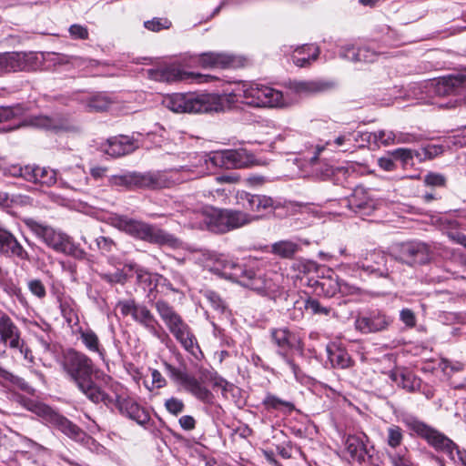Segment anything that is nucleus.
Here are the masks:
<instances>
[{
	"label": "nucleus",
	"instance_id": "nucleus-1",
	"mask_svg": "<svg viewBox=\"0 0 466 466\" xmlns=\"http://www.w3.org/2000/svg\"><path fill=\"white\" fill-rule=\"evenodd\" d=\"M164 368L175 385L204 403H212L214 400V395L206 387V383H210L214 389H219L225 399L235 397L239 390L238 387L228 383L215 372L203 371L198 379L187 373L186 369L175 367L167 362H164Z\"/></svg>",
	"mask_w": 466,
	"mask_h": 466
},
{
	"label": "nucleus",
	"instance_id": "nucleus-2",
	"mask_svg": "<svg viewBox=\"0 0 466 466\" xmlns=\"http://www.w3.org/2000/svg\"><path fill=\"white\" fill-rule=\"evenodd\" d=\"M62 367L78 390L92 402H111L110 397L92 380L94 364L86 354L75 350H68L64 355Z\"/></svg>",
	"mask_w": 466,
	"mask_h": 466
},
{
	"label": "nucleus",
	"instance_id": "nucleus-3",
	"mask_svg": "<svg viewBox=\"0 0 466 466\" xmlns=\"http://www.w3.org/2000/svg\"><path fill=\"white\" fill-rule=\"evenodd\" d=\"M253 221L254 218L248 212L207 208L201 212L194 213L190 226L193 228H207L216 233H226Z\"/></svg>",
	"mask_w": 466,
	"mask_h": 466
},
{
	"label": "nucleus",
	"instance_id": "nucleus-4",
	"mask_svg": "<svg viewBox=\"0 0 466 466\" xmlns=\"http://www.w3.org/2000/svg\"><path fill=\"white\" fill-rule=\"evenodd\" d=\"M110 224L126 234L152 244L175 247L177 239L171 234L145 221L135 219L124 215H114Z\"/></svg>",
	"mask_w": 466,
	"mask_h": 466
},
{
	"label": "nucleus",
	"instance_id": "nucleus-5",
	"mask_svg": "<svg viewBox=\"0 0 466 466\" xmlns=\"http://www.w3.org/2000/svg\"><path fill=\"white\" fill-rule=\"evenodd\" d=\"M234 96L253 107L283 108L292 104L288 95L258 83L238 85L234 90Z\"/></svg>",
	"mask_w": 466,
	"mask_h": 466
},
{
	"label": "nucleus",
	"instance_id": "nucleus-6",
	"mask_svg": "<svg viewBox=\"0 0 466 466\" xmlns=\"http://www.w3.org/2000/svg\"><path fill=\"white\" fill-rule=\"evenodd\" d=\"M155 309L174 338L188 352L196 355L199 350L197 339L182 317L165 300H157Z\"/></svg>",
	"mask_w": 466,
	"mask_h": 466
},
{
	"label": "nucleus",
	"instance_id": "nucleus-7",
	"mask_svg": "<svg viewBox=\"0 0 466 466\" xmlns=\"http://www.w3.org/2000/svg\"><path fill=\"white\" fill-rule=\"evenodd\" d=\"M163 105L175 113H208L221 108L215 94H173L164 98Z\"/></svg>",
	"mask_w": 466,
	"mask_h": 466
},
{
	"label": "nucleus",
	"instance_id": "nucleus-8",
	"mask_svg": "<svg viewBox=\"0 0 466 466\" xmlns=\"http://www.w3.org/2000/svg\"><path fill=\"white\" fill-rule=\"evenodd\" d=\"M402 422L417 435L425 439L437 451L445 453L456 462L455 454L459 447L450 438L411 415L404 416Z\"/></svg>",
	"mask_w": 466,
	"mask_h": 466
},
{
	"label": "nucleus",
	"instance_id": "nucleus-9",
	"mask_svg": "<svg viewBox=\"0 0 466 466\" xmlns=\"http://www.w3.org/2000/svg\"><path fill=\"white\" fill-rule=\"evenodd\" d=\"M116 309L126 317L131 315L132 319L143 326L150 334L165 342L169 339L153 313L147 306L137 304L134 299L120 300L116 304Z\"/></svg>",
	"mask_w": 466,
	"mask_h": 466
},
{
	"label": "nucleus",
	"instance_id": "nucleus-10",
	"mask_svg": "<svg viewBox=\"0 0 466 466\" xmlns=\"http://www.w3.org/2000/svg\"><path fill=\"white\" fill-rule=\"evenodd\" d=\"M273 344L278 348V354L289 365L296 379L299 376V368L289 357L290 350H303L301 340L286 328L273 329L270 331Z\"/></svg>",
	"mask_w": 466,
	"mask_h": 466
},
{
	"label": "nucleus",
	"instance_id": "nucleus-11",
	"mask_svg": "<svg viewBox=\"0 0 466 466\" xmlns=\"http://www.w3.org/2000/svg\"><path fill=\"white\" fill-rule=\"evenodd\" d=\"M166 173H132L114 177L113 183L119 186L148 187L152 189L168 187L173 184Z\"/></svg>",
	"mask_w": 466,
	"mask_h": 466
},
{
	"label": "nucleus",
	"instance_id": "nucleus-12",
	"mask_svg": "<svg viewBox=\"0 0 466 466\" xmlns=\"http://www.w3.org/2000/svg\"><path fill=\"white\" fill-rule=\"evenodd\" d=\"M204 267L227 279L238 283L246 270L228 256L216 253L205 254Z\"/></svg>",
	"mask_w": 466,
	"mask_h": 466
},
{
	"label": "nucleus",
	"instance_id": "nucleus-13",
	"mask_svg": "<svg viewBox=\"0 0 466 466\" xmlns=\"http://www.w3.org/2000/svg\"><path fill=\"white\" fill-rule=\"evenodd\" d=\"M204 267L227 279L238 283L246 270L228 256L216 253L205 254Z\"/></svg>",
	"mask_w": 466,
	"mask_h": 466
},
{
	"label": "nucleus",
	"instance_id": "nucleus-14",
	"mask_svg": "<svg viewBox=\"0 0 466 466\" xmlns=\"http://www.w3.org/2000/svg\"><path fill=\"white\" fill-rule=\"evenodd\" d=\"M210 159L215 166L225 168H243L259 165L258 160L244 148L217 151Z\"/></svg>",
	"mask_w": 466,
	"mask_h": 466
},
{
	"label": "nucleus",
	"instance_id": "nucleus-15",
	"mask_svg": "<svg viewBox=\"0 0 466 466\" xmlns=\"http://www.w3.org/2000/svg\"><path fill=\"white\" fill-rule=\"evenodd\" d=\"M391 319L380 309L359 312L355 321V329L362 334L377 333L389 328Z\"/></svg>",
	"mask_w": 466,
	"mask_h": 466
},
{
	"label": "nucleus",
	"instance_id": "nucleus-16",
	"mask_svg": "<svg viewBox=\"0 0 466 466\" xmlns=\"http://www.w3.org/2000/svg\"><path fill=\"white\" fill-rule=\"evenodd\" d=\"M41 409L43 410L45 420L52 428L61 431L63 434L76 441L84 440L86 433L67 418L58 414L49 407H43Z\"/></svg>",
	"mask_w": 466,
	"mask_h": 466
},
{
	"label": "nucleus",
	"instance_id": "nucleus-17",
	"mask_svg": "<svg viewBox=\"0 0 466 466\" xmlns=\"http://www.w3.org/2000/svg\"><path fill=\"white\" fill-rule=\"evenodd\" d=\"M148 75L155 80L166 82L192 80L196 83H206L214 78L210 75L187 72L175 66L166 67L161 70H148Z\"/></svg>",
	"mask_w": 466,
	"mask_h": 466
},
{
	"label": "nucleus",
	"instance_id": "nucleus-18",
	"mask_svg": "<svg viewBox=\"0 0 466 466\" xmlns=\"http://www.w3.org/2000/svg\"><path fill=\"white\" fill-rule=\"evenodd\" d=\"M24 222L34 234L54 249L61 250L65 246L66 237L63 233L33 218H25Z\"/></svg>",
	"mask_w": 466,
	"mask_h": 466
},
{
	"label": "nucleus",
	"instance_id": "nucleus-19",
	"mask_svg": "<svg viewBox=\"0 0 466 466\" xmlns=\"http://www.w3.org/2000/svg\"><path fill=\"white\" fill-rule=\"evenodd\" d=\"M398 257L408 265L424 264L430 260V251L424 243H403L400 246Z\"/></svg>",
	"mask_w": 466,
	"mask_h": 466
},
{
	"label": "nucleus",
	"instance_id": "nucleus-20",
	"mask_svg": "<svg viewBox=\"0 0 466 466\" xmlns=\"http://www.w3.org/2000/svg\"><path fill=\"white\" fill-rule=\"evenodd\" d=\"M0 254L6 258H15L21 261H30L28 252L17 238L3 227L0 228Z\"/></svg>",
	"mask_w": 466,
	"mask_h": 466
},
{
	"label": "nucleus",
	"instance_id": "nucleus-21",
	"mask_svg": "<svg viewBox=\"0 0 466 466\" xmlns=\"http://www.w3.org/2000/svg\"><path fill=\"white\" fill-rule=\"evenodd\" d=\"M238 283L259 294L268 295L276 292V286L271 279H266L261 274H257L250 269H246Z\"/></svg>",
	"mask_w": 466,
	"mask_h": 466
},
{
	"label": "nucleus",
	"instance_id": "nucleus-22",
	"mask_svg": "<svg viewBox=\"0 0 466 466\" xmlns=\"http://www.w3.org/2000/svg\"><path fill=\"white\" fill-rule=\"evenodd\" d=\"M386 256L383 252L373 250L366 253L365 257L356 263V267L368 274L387 277V270L380 268L386 264Z\"/></svg>",
	"mask_w": 466,
	"mask_h": 466
},
{
	"label": "nucleus",
	"instance_id": "nucleus-23",
	"mask_svg": "<svg viewBox=\"0 0 466 466\" xmlns=\"http://www.w3.org/2000/svg\"><path fill=\"white\" fill-rule=\"evenodd\" d=\"M117 407L122 414L139 425H146L150 420L148 412L131 398H119Z\"/></svg>",
	"mask_w": 466,
	"mask_h": 466
},
{
	"label": "nucleus",
	"instance_id": "nucleus-24",
	"mask_svg": "<svg viewBox=\"0 0 466 466\" xmlns=\"http://www.w3.org/2000/svg\"><path fill=\"white\" fill-rule=\"evenodd\" d=\"M0 341L10 348L21 346L20 329L5 313L0 314Z\"/></svg>",
	"mask_w": 466,
	"mask_h": 466
},
{
	"label": "nucleus",
	"instance_id": "nucleus-25",
	"mask_svg": "<svg viewBox=\"0 0 466 466\" xmlns=\"http://www.w3.org/2000/svg\"><path fill=\"white\" fill-rule=\"evenodd\" d=\"M25 179L42 186L51 187L57 181L56 172L46 167L25 166Z\"/></svg>",
	"mask_w": 466,
	"mask_h": 466
},
{
	"label": "nucleus",
	"instance_id": "nucleus-26",
	"mask_svg": "<svg viewBox=\"0 0 466 466\" xmlns=\"http://www.w3.org/2000/svg\"><path fill=\"white\" fill-rule=\"evenodd\" d=\"M137 148L134 141L126 136L109 138L102 145V150L114 157H122L132 153Z\"/></svg>",
	"mask_w": 466,
	"mask_h": 466
},
{
	"label": "nucleus",
	"instance_id": "nucleus-27",
	"mask_svg": "<svg viewBox=\"0 0 466 466\" xmlns=\"http://www.w3.org/2000/svg\"><path fill=\"white\" fill-rule=\"evenodd\" d=\"M464 87H466V76L464 75L449 76L434 83V91L439 96L457 94Z\"/></svg>",
	"mask_w": 466,
	"mask_h": 466
},
{
	"label": "nucleus",
	"instance_id": "nucleus-28",
	"mask_svg": "<svg viewBox=\"0 0 466 466\" xmlns=\"http://www.w3.org/2000/svg\"><path fill=\"white\" fill-rule=\"evenodd\" d=\"M346 202L350 209L355 213L368 214L373 208V201L361 187H356Z\"/></svg>",
	"mask_w": 466,
	"mask_h": 466
},
{
	"label": "nucleus",
	"instance_id": "nucleus-29",
	"mask_svg": "<svg viewBox=\"0 0 466 466\" xmlns=\"http://www.w3.org/2000/svg\"><path fill=\"white\" fill-rule=\"evenodd\" d=\"M87 177L84 169L79 167L65 171L60 177V185L73 190L81 191L87 184Z\"/></svg>",
	"mask_w": 466,
	"mask_h": 466
},
{
	"label": "nucleus",
	"instance_id": "nucleus-30",
	"mask_svg": "<svg viewBox=\"0 0 466 466\" xmlns=\"http://www.w3.org/2000/svg\"><path fill=\"white\" fill-rule=\"evenodd\" d=\"M369 438L365 433L360 435H349L345 441V447L353 460L359 462L365 461L367 454L366 441Z\"/></svg>",
	"mask_w": 466,
	"mask_h": 466
},
{
	"label": "nucleus",
	"instance_id": "nucleus-31",
	"mask_svg": "<svg viewBox=\"0 0 466 466\" xmlns=\"http://www.w3.org/2000/svg\"><path fill=\"white\" fill-rule=\"evenodd\" d=\"M198 64L203 68H225L231 66L232 57L223 53L208 52L198 56Z\"/></svg>",
	"mask_w": 466,
	"mask_h": 466
},
{
	"label": "nucleus",
	"instance_id": "nucleus-32",
	"mask_svg": "<svg viewBox=\"0 0 466 466\" xmlns=\"http://www.w3.org/2000/svg\"><path fill=\"white\" fill-rule=\"evenodd\" d=\"M334 86V83L325 80L299 81L292 84V88L300 94H317Z\"/></svg>",
	"mask_w": 466,
	"mask_h": 466
},
{
	"label": "nucleus",
	"instance_id": "nucleus-33",
	"mask_svg": "<svg viewBox=\"0 0 466 466\" xmlns=\"http://www.w3.org/2000/svg\"><path fill=\"white\" fill-rule=\"evenodd\" d=\"M320 286L322 289H325L326 287L328 288L326 294L329 297L334 296L337 292H339L342 295L356 294L358 292V288L339 279H323L320 282Z\"/></svg>",
	"mask_w": 466,
	"mask_h": 466
},
{
	"label": "nucleus",
	"instance_id": "nucleus-34",
	"mask_svg": "<svg viewBox=\"0 0 466 466\" xmlns=\"http://www.w3.org/2000/svg\"><path fill=\"white\" fill-rule=\"evenodd\" d=\"M328 358L334 368L347 369L350 368L353 361L345 349L336 345H329L327 347Z\"/></svg>",
	"mask_w": 466,
	"mask_h": 466
},
{
	"label": "nucleus",
	"instance_id": "nucleus-35",
	"mask_svg": "<svg viewBox=\"0 0 466 466\" xmlns=\"http://www.w3.org/2000/svg\"><path fill=\"white\" fill-rule=\"evenodd\" d=\"M319 54V47L314 45H304L297 47L291 56L293 63L303 67L308 66L311 60H316Z\"/></svg>",
	"mask_w": 466,
	"mask_h": 466
},
{
	"label": "nucleus",
	"instance_id": "nucleus-36",
	"mask_svg": "<svg viewBox=\"0 0 466 466\" xmlns=\"http://www.w3.org/2000/svg\"><path fill=\"white\" fill-rule=\"evenodd\" d=\"M279 206V204L271 197L258 194L253 214L250 215L254 218V221H257L273 212Z\"/></svg>",
	"mask_w": 466,
	"mask_h": 466
},
{
	"label": "nucleus",
	"instance_id": "nucleus-37",
	"mask_svg": "<svg viewBox=\"0 0 466 466\" xmlns=\"http://www.w3.org/2000/svg\"><path fill=\"white\" fill-rule=\"evenodd\" d=\"M271 249L272 253L282 258H291L300 249V246L291 240H280L274 243Z\"/></svg>",
	"mask_w": 466,
	"mask_h": 466
},
{
	"label": "nucleus",
	"instance_id": "nucleus-38",
	"mask_svg": "<svg viewBox=\"0 0 466 466\" xmlns=\"http://www.w3.org/2000/svg\"><path fill=\"white\" fill-rule=\"evenodd\" d=\"M23 56L18 53H0V71H18Z\"/></svg>",
	"mask_w": 466,
	"mask_h": 466
},
{
	"label": "nucleus",
	"instance_id": "nucleus-39",
	"mask_svg": "<svg viewBox=\"0 0 466 466\" xmlns=\"http://www.w3.org/2000/svg\"><path fill=\"white\" fill-rule=\"evenodd\" d=\"M345 51H351L352 56H349L348 53L344 52L342 56L345 59L352 62H373L376 57V54L367 47L356 49L354 46H348Z\"/></svg>",
	"mask_w": 466,
	"mask_h": 466
},
{
	"label": "nucleus",
	"instance_id": "nucleus-40",
	"mask_svg": "<svg viewBox=\"0 0 466 466\" xmlns=\"http://www.w3.org/2000/svg\"><path fill=\"white\" fill-rule=\"evenodd\" d=\"M262 403L267 410H276L288 412H291L295 410V406L292 402L284 400L269 393L267 394Z\"/></svg>",
	"mask_w": 466,
	"mask_h": 466
},
{
	"label": "nucleus",
	"instance_id": "nucleus-41",
	"mask_svg": "<svg viewBox=\"0 0 466 466\" xmlns=\"http://www.w3.org/2000/svg\"><path fill=\"white\" fill-rule=\"evenodd\" d=\"M80 338L89 351L96 352L101 358H104V350L100 347L98 337L93 330L81 331Z\"/></svg>",
	"mask_w": 466,
	"mask_h": 466
},
{
	"label": "nucleus",
	"instance_id": "nucleus-42",
	"mask_svg": "<svg viewBox=\"0 0 466 466\" xmlns=\"http://www.w3.org/2000/svg\"><path fill=\"white\" fill-rule=\"evenodd\" d=\"M258 194H251L244 190L237 191L235 195L236 204L244 210L253 214Z\"/></svg>",
	"mask_w": 466,
	"mask_h": 466
},
{
	"label": "nucleus",
	"instance_id": "nucleus-43",
	"mask_svg": "<svg viewBox=\"0 0 466 466\" xmlns=\"http://www.w3.org/2000/svg\"><path fill=\"white\" fill-rule=\"evenodd\" d=\"M0 383L4 386H16L23 390H29L30 387L22 378H19L0 367Z\"/></svg>",
	"mask_w": 466,
	"mask_h": 466
},
{
	"label": "nucleus",
	"instance_id": "nucleus-44",
	"mask_svg": "<svg viewBox=\"0 0 466 466\" xmlns=\"http://www.w3.org/2000/svg\"><path fill=\"white\" fill-rule=\"evenodd\" d=\"M111 100L105 95H97L90 98L86 104V110L89 112H101L106 110L111 105Z\"/></svg>",
	"mask_w": 466,
	"mask_h": 466
},
{
	"label": "nucleus",
	"instance_id": "nucleus-45",
	"mask_svg": "<svg viewBox=\"0 0 466 466\" xmlns=\"http://www.w3.org/2000/svg\"><path fill=\"white\" fill-rule=\"evenodd\" d=\"M386 442L393 449L399 447L403 441V431L397 425H390L387 428Z\"/></svg>",
	"mask_w": 466,
	"mask_h": 466
},
{
	"label": "nucleus",
	"instance_id": "nucleus-46",
	"mask_svg": "<svg viewBox=\"0 0 466 466\" xmlns=\"http://www.w3.org/2000/svg\"><path fill=\"white\" fill-rule=\"evenodd\" d=\"M29 125L45 129L57 130L62 128L56 119L50 118L46 116H35L29 120Z\"/></svg>",
	"mask_w": 466,
	"mask_h": 466
},
{
	"label": "nucleus",
	"instance_id": "nucleus-47",
	"mask_svg": "<svg viewBox=\"0 0 466 466\" xmlns=\"http://www.w3.org/2000/svg\"><path fill=\"white\" fill-rule=\"evenodd\" d=\"M60 310L68 324H76L78 321L77 314L70 300H60Z\"/></svg>",
	"mask_w": 466,
	"mask_h": 466
},
{
	"label": "nucleus",
	"instance_id": "nucleus-48",
	"mask_svg": "<svg viewBox=\"0 0 466 466\" xmlns=\"http://www.w3.org/2000/svg\"><path fill=\"white\" fill-rule=\"evenodd\" d=\"M302 305L307 310H310L312 314L319 315H329L330 312V309L327 307H323L319 300L311 298H308L302 300Z\"/></svg>",
	"mask_w": 466,
	"mask_h": 466
},
{
	"label": "nucleus",
	"instance_id": "nucleus-49",
	"mask_svg": "<svg viewBox=\"0 0 466 466\" xmlns=\"http://www.w3.org/2000/svg\"><path fill=\"white\" fill-rule=\"evenodd\" d=\"M206 298L210 306L219 314L228 315V308L222 299L213 291H207Z\"/></svg>",
	"mask_w": 466,
	"mask_h": 466
},
{
	"label": "nucleus",
	"instance_id": "nucleus-50",
	"mask_svg": "<svg viewBox=\"0 0 466 466\" xmlns=\"http://www.w3.org/2000/svg\"><path fill=\"white\" fill-rule=\"evenodd\" d=\"M375 142H380L383 146L394 145L395 132L390 130H378L370 134Z\"/></svg>",
	"mask_w": 466,
	"mask_h": 466
},
{
	"label": "nucleus",
	"instance_id": "nucleus-51",
	"mask_svg": "<svg viewBox=\"0 0 466 466\" xmlns=\"http://www.w3.org/2000/svg\"><path fill=\"white\" fill-rule=\"evenodd\" d=\"M171 22L167 18L155 17L152 20L146 21L144 26L150 31L158 32L163 29H168L171 26Z\"/></svg>",
	"mask_w": 466,
	"mask_h": 466
},
{
	"label": "nucleus",
	"instance_id": "nucleus-52",
	"mask_svg": "<svg viewBox=\"0 0 466 466\" xmlns=\"http://www.w3.org/2000/svg\"><path fill=\"white\" fill-rule=\"evenodd\" d=\"M389 154L395 159L400 160L404 165L410 164L414 156L417 155L415 151L409 148H397L389 152Z\"/></svg>",
	"mask_w": 466,
	"mask_h": 466
},
{
	"label": "nucleus",
	"instance_id": "nucleus-53",
	"mask_svg": "<svg viewBox=\"0 0 466 466\" xmlns=\"http://www.w3.org/2000/svg\"><path fill=\"white\" fill-rule=\"evenodd\" d=\"M165 408L170 414L177 416L184 410L185 404L178 398L171 397L165 400Z\"/></svg>",
	"mask_w": 466,
	"mask_h": 466
},
{
	"label": "nucleus",
	"instance_id": "nucleus-54",
	"mask_svg": "<svg viewBox=\"0 0 466 466\" xmlns=\"http://www.w3.org/2000/svg\"><path fill=\"white\" fill-rule=\"evenodd\" d=\"M68 32L71 38L76 40H86L89 36L87 27L79 24L70 25Z\"/></svg>",
	"mask_w": 466,
	"mask_h": 466
},
{
	"label": "nucleus",
	"instance_id": "nucleus-55",
	"mask_svg": "<svg viewBox=\"0 0 466 466\" xmlns=\"http://www.w3.org/2000/svg\"><path fill=\"white\" fill-rule=\"evenodd\" d=\"M30 292L38 299H44L46 295V287L40 279H31L27 283Z\"/></svg>",
	"mask_w": 466,
	"mask_h": 466
},
{
	"label": "nucleus",
	"instance_id": "nucleus-56",
	"mask_svg": "<svg viewBox=\"0 0 466 466\" xmlns=\"http://www.w3.org/2000/svg\"><path fill=\"white\" fill-rule=\"evenodd\" d=\"M22 114V107L16 106H0V122L10 120Z\"/></svg>",
	"mask_w": 466,
	"mask_h": 466
},
{
	"label": "nucleus",
	"instance_id": "nucleus-57",
	"mask_svg": "<svg viewBox=\"0 0 466 466\" xmlns=\"http://www.w3.org/2000/svg\"><path fill=\"white\" fill-rule=\"evenodd\" d=\"M96 243L97 248L103 253H110L116 247L115 242L111 238L104 236L98 237L96 239Z\"/></svg>",
	"mask_w": 466,
	"mask_h": 466
},
{
	"label": "nucleus",
	"instance_id": "nucleus-58",
	"mask_svg": "<svg viewBox=\"0 0 466 466\" xmlns=\"http://www.w3.org/2000/svg\"><path fill=\"white\" fill-rule=\"evenodd\" d=\"M400 319L408 328H413L416 325L415 314L410 309H403L400 313Z\"/></svg>",
	"mask_w": 466,
	"mask_h": 466
},
{
	"label": "nucleus",
	"instance_id": "nucleus-59",
	"mask_svg": "<svg viewBox=\"0 0 466 466\" xmlns=\"http://www.w3.org/2000/svg\"><path fill=\"white\" fill-rule=\"evenodd\" d=\"M390 461L393 466H413L406 454L394 453L389 455Z\"/></svg>",
	"mask_w": 466,
	"mask_h": 466
},
{
	"label": "nucleus",
	"instance_id": "nucleus-60",
	"mask_svg": "<svg viewBox=\"0 0 466 466\" xmlns=\"http://www.w3.org/2000/svg\"><path fill=\"white\" fill-rule=\"evenodd\" d=\"M424 182L428 186L442 187L445 184V177L440 174L429 173L425 176Z\"/></svg>",
	"mask_w": 466,
	"mask_h": 466
},
{
	"label": "nucleus",
	"instance_id": "nucleus-61",
	"mask_svg": "<svg viewBox=\"0 0 466 466\" xmlns=\"http://www.w3.org/2000/svg\"><path fill=\"white\" fill-rule=\"evenodd\" d=\"M394 144H410L417 141V137L411 133L398 132L395 133Z\"/></svg>",
	"mask_w": 466,
	"mask_h": 466
},
{
	"label": "nucleus",
	"instance_id": "nucleus-62",
	"mask_svg": "<svg viewBox=\"0 0 466 466\" xmlns=\"http://www.w3.org/2000/svg\"><path fill=\"white\" fill-rule=\"evenodd\" d=\"M450 142L454 146L462 147L466 146V127L457 131V134L450 137Z\"/></svg>",
	"mask_w": 466,
	"mask_h": 466
},
{
	"label": "nucleus",
	"instance_id": "nucleus-63",
	"mask_svg": "<svg viewBox=\"0 0 466 466\" xmlns=\"http://www.w3.org/2000/svg\"><path fill=\"white\" fill-rule=\"evenodd\" d=\"M152 386L155 389H162L167 385V380L157 370H151Z\"/></svg>",
	"mask_w": 466,
	"mask_h": 466
},
{
	"label": "nucleus",
	"instance_id": "nucleus-64",
	"mask_svg": "<svg viewBox=\"0 0 466 466\" xmlns=\"http://www.w3.org/2000/svg\"><path fill=\"white\" fill-rule=\"evenodd\" d=\"M4 175L11 177H21L25 178V167H22L17 165H13L3 169Z\"/></svg>",
	"mask_w": 466,
	"mask_h": 466
}]
</instances>
